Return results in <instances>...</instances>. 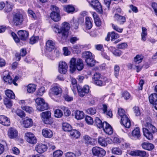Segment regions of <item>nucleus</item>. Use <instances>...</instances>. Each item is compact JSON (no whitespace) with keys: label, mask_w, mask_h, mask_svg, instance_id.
Listing matches in <instances>:
<instances>
[{"label":"nucleus","mask_w":157,"mask_h":157,"mask_svg":"<svg viewBox=\"0 0 157 157\" xmlns=\"http://www.w3.org/2000/svg\"><path fill=\"white\" fill-rule=\"evenodd\" d=\"M70 29L69 24L65 22L62 23L61 27H60L58 25H56L54 27L53 30L56 33L61 35V39H59V40L63 42L66 40L68 36Z\"/></svg>","instance_id":"f257e3e1"},{"label":"nucleus","mask_w":157,"mask_h":157,"mask_svg":"<svg viewBox=\"0 0 157 157\" xmlns=\"http://www.w3.org/2000/svg\"><path fill=\"white\" fill-rule=\"evenodd\" d=\"M144 125L146 128H143L144 136L149 140H152L153 138V134L157 132V129L155 127L149 123L146 122Z\"/></svg>","instance_id":"f03ea898"},{"label":"nucleus","mask_w":157,"mask_h":157,"mask_svg":"<svg viewBox=\"0 0 157 157\" xmlns=\"http://www.w3.org/2000/svg\"><path fill=\"white\" fill-rule=\"evenodd\" d=\"M82 57L85 59L86 62L88 66L93 67L95 63L92 53L89 51H85L82 54Z\"/></svg>","instance_id":"7ed1b4c3"},{"label":"nucleus","mask_w":157,"mask_h":157,"mask_svg":"<svg viewBox=\"0 0 157 157\" xmlns=\"http://www.w3.org/2000/svg\"><path fill=\"white\" fill-rule=\"evenodd\" d=\"M62 90L58 84H54L49 90V94L52 98L53 99V96L60 97L61 95Z\"/></svg>","instance_id":"20e7f679"},{"label":"nucleus","mask_w":157,"mask_h":157,"mask_svg":"<svg viewBox=\"0 0 157 157\" xmlns=\"http://www.w3.org/2000/svg\"><path fill=\"white\" fill-rule=\"evenodd\" d=\"M52 11L50 15L51 19L55 22H58L60 20L59 9L55 6H53Z\"/></svg>","instance_id":"39448f33"},{"label":"nucleus","mask_w":157,"mask_h":157,"mask_svg":"<svg viewBox=\"0 0 157 157\" xmlns=\"http://www.w3.org/2000/svg\"><path fill=\"white\" fill-rule=\"evenodd\" d=\"M13 18L14 24L17 26L21 24L24 21L23 16L19 12L14 13L13 14Z\"/></svg>","instance_id":"423d86ee"},{"label":"nucleus","mask_w":157,"mask_h":157,"mask_svg":"<svg viewBox=\"0 0 157 157\" xmlns=\"http://www.w3.org/2000/svg\"><path fill=\"white\" fill-rule=\"evenodd\" d=\"M92 151L93 155L98 157H102L106 154L105 151L102 148L96 146L92 149Z\"/></svg>","instance_id":"0eeeda50"},{"label":"nucleus","mask_w":157,"mask_h":157,"mask_svg":"<svg viewBox=\"0 0 157 157\" xmlns=\"http://www.w3.org/2000/svg\"><path fill=\"white\" fill-rule=\"evenodd\" d=\"M76 88L78 90L79 95L81 97H83L86 94L88 93L90 90L89 86L87 85L83 87L80 86H76Z\"/></svg>","instance_id":"6e6552de"},{"label":"nucleus","mask_w":157,"mask_h":157,"mask_svg":"<svg viewBox=\"0 0 157 157\" xmlns=\"http://www.w3.org/2000/svg\"><path fill=\"white\" fill-rule=\"evenodd\" d=\"M88 2L90 5L97 11L101 13L102 11V6L98 0H92Z\"/></svg>","instance_id":"1a4fd4ad"},{"label":"nucleus","mask_w":157,"mask_h":157,"mask_svg":"<svg viewBox=\"0 0 157 157\" xmlns=\"http://www.w3.org/2000/svg\"><path fill=\"white\" fill-rule=\"evenodd\" d=\"M26 141L29 143L35 144L36 143L37 140L34 135L30 132H28L25 134Z\"/></svg>","instance_id":"9d476101"},{"label":"nucleus","mask_w":157,"mask_h":157,"mask_svg":"<svg viewBox=\"0 0 157 157\" xmlns=\"http://www.w3.org/2000/svg\"><path fill=\"white\" fill-rule=\"evenodd\" d=\"M68 66L67 63L63 61L60 62L59 65L58 71L59 73L65 74L67 71Z\"/></svg>","instance_id":"9b49d317"},{"label":"nucleus","mask_w":157,"mask_h":157,"mask_svg":"<svg viewBox=\"0 0 157 157\" xmlns=\"http://www.w3.org/2000/svg\"><path fill=\"white\" fill-rule=\"evenodd\" d=\"M121 123L125 127L129 128L131 126V122L129 119L127 115H124V117L121 118Z\"/></svg>","instance_id":"f8f14e48"},{"label":"nucleus","mask_w":157,"mask_h":157,"mask_svg":"<svg viewBox=\"0 0 157 157\" xmlns=\"http://www.w3.org/2000/svg\"><path fill=\"white\" fill-rule=\"evenodd\" d=\"M36 151L38 153L41 154L46 151L47 149V146L42 144H37L35 147Z\"/></svg>","instance_id":"ddd939ff"},{"label":"nucleus","mask_w":157,"mask_h":157,"mask_svg":"<svg viewBox=\"0 0 157 157\" xmlns=\"http://www.w3.org/2000/svg\"><path fill=\"white\" fill-rule=\"evenodd\" d=\"M17 34L19 40L20 39L22 40H26L28 38L29 35L28 32L23 30L19 31L18 32Z\"/></svg>","instance_id":"4468645a"},{"label":"nucleus","mask_w":157,"mask_h":157,"mask_svg":"<svg viewBox=\"0 0 157 157\" xmlns=\"http://www.w3.org/2000/svg\"><path fill=\"white\" fill-rule=\"evenodd\" d=\"M8 135L10 138L14 139L17 136L18 132L15 128H10L8 131Z\"/></svg>","instance_id":"2eb2a0df"},{"label":"nucleus","mask_w":157,"mask_h":157,"mask_svg":"<svg viewBox=\"0 0 157 157\" xmlns=\"http://www.w3.org/2000/svg\"><path fill=\"white\" fill-rule=\"evenodd\" d=\"M0 123L2 125L8 126L10 124V119L6 116L4 115L0 116Z\"/></svg>","instance_id":"dca6fc26"},{"label":"nucleus","mask_w":157,"mask_h":157,"mask_svg":"<svg viewBox=\"0 0 157 157\" xmlns=\"http://www.w3.org/2000/svg\"><path fill=\"white\" fill-rule=\"evenodd\" d=\"M104 124L102 128L104 131L108 134H112L113 133V129L110 125L105 121L104 122Z\"/></svg>","instance_id":"f3484780"},{"label":"nucleus","mask_w":157,"mask_h":157,"mask_svg":"<svg viewBox=\"0 0 157 157\" xmlns=\"http://www.w3.org/2000/svg\"><path fill=\"white\" fill-rule=\"evenodd\" d=\"M110 37L111 38V40L113 41L115 39L119 38V36L118 34L114 32L109 33L107 34L106 37L105 38V40L107 41H109L110 40Z\"/></svg>","instance_id":"a211bd4d"},{"label":"nucleus","mask_w":157,"mask_h":157,"mask_svg":"<svg viewBox=\"0 0 157 157\" xmlns=\"http://www.w3.org/2000/svg\"><path fill=\"white\" fill-rule=\"evenodd\" d=\"M51 116V113L49 111L43 112L41 113V117L44 119V122L46 124L49 123L48 120Z\"/></svg>","instance_id":"6ab92c4d"},{"label":"nucleus","mask_w":157,"mask_h":157,"mask_svg":"<svg viewBox=\"0 0 157 157\" xmlns=\"http://www.w3.org/2000/svg\"><path fill=\"white\" fill-rule=\"evenodd\" d=\"M109 138H105L102 137H99L98 138V144L102 147H106L108 144V141Z\"/></svg>","instance_id":"aec40b11"},{"label":"nucleus","mask_w":157,"mask_h":157,"mask_svg":"<svg viewBox=\"0 0 157 157\" xmlns=\"http://www.w3.org/2000/svg\"><path fill=\"white\" fill-rule=\"evenodd\" d=\"M55 44L52 40H48L47 41L46 45V50L49 52H51L54 48Z\"/></svg>","instance_id":"412c9836"},{"label":"nucleus","mask_w":157,"mask_h":157,"mask_svg":"<svg viewBox=\"0 0 157 157\" xmlns=\"http://www.w3.org/2000/svg\"><path fill=\"white\" fill-rule=\"evenodd\" d=\"M42 134L43 136L45 138H50L53 136V133L52 131L47 128L43 129L42 131Z\"/></svg>","instance_id":"4be33fe9"},{"label":"nucleus","mask_w":157,"mask_h":157,"mask_svg":"<svg viewBox=\"0 0 157 157\" xmlns=\"http://www.w3.org/2000/svg\"><path fill=\"white\" fill-rule=\"evenodd\" d=\"M76 59L75 58H72L70 60V71L72 73L74 72L76 69Z\"/></svg>","instance_id":"5701e85b"},{"label":"nucleus","mask_w":157,"mask_h":157,"mask_svg":"<svg viewBox=\"0 0 157 157\" xmlns=\"http://www.w3.org/2000/svg\"><path fill=\"white\" fill-rule=\"evenodd\" d=\"M132 135L136 139H139L141 136L140 128L137 127L132 132Z\"/></svg>","instance_id":"b1692460"},{"label":"nucleus","mask_w":157,"mask_h":157,"mask_svg":"<svg viewBox=\"0 0 157 157\" xmlns=\"http://www.w3.org/2000/svg\"><path fill=\"white\" fill-rule=\"evenodd\" d=\"M114 17L119 24H122L125 22V18L124 17L121 16L117 13H115Z\"/></svg>","instance_id":"393cba45"},{"label":"nucleus","mask_w":157,"mask_h":157,"mask_svg":"<svg viewBox=\"0 0 157 157\" xmlns=\"http://www.w3.org/2000/svg\"><path fill=\"white\" fill-rule=\"evenodd\" d=\"M64 10L68 13H72L75 10V8L72 5H65L63 6Z\"/></svg>","instance_id":"a878e982"},{"label":"nucleus","mask_w":157,"mask_h":157,"mask_svg":"<svg viewBox=\"0 0 157 157\" xmlns=\"http://www.w3.org/2000/svg\"><path fill=\"white\" fill-rule=\"evenodd\" d=\"M142 148L145 150L151 151L154 148V145L150 143L147 142H144L141 144Z\"/></svg>","instance_id":"bb28decb"},{"label":"nucleus","mask_w":157,"mask_h":157,"mask_svg":"<svg viewBox=\"0 0 157 157\" xmlns=\"http://www.w3.org/2000/svg\"><path fill=\"white\" fill-rule=\"evenodd\" d=\"M23 124L25 128H28L31 127L33 124L32 120L31 119L26 117L24 120Z\"/></svg>","instance_id":"cd10ccee"},{"label":"nucleus","mask_w":157,"mask_h":157,"mask_svg":"<svg viewBox=\"0 0 157 157\" xmlns=\"http://www.w3.org/2000/svg\"><path fill=\"white\" fill-rule=\"evenodd\" d=\"M92 14L94 19V22L96 25L97 26H101V21L98 17L97 14L94 12H92Z\"/></svg>","instance_id":"c85d7f7f"},{"label":"nucleus","mask_w":157,"mask_h":157,"mask_svg":"<svg viewBox=\"0 0 157 157\" xmlns=\"http://www.w3.org/2000/svg\"><path fill=\"white\" fill-rule=\"evenodd\" d=\"M94 123L97 127L99 128H102L104 125V122L102 123L101 121L98 117L95 118Z\"/></svg>","instance_id":"c756f323"},{"label":"nucleus","mask_w":157,"mask_h":157,"mask_svg":"<svg viewBox=\"0 0 157 157\" xmlns=\"http://www.w3.org/2000/svg\"><path fill=\"white\" fill-rule=\"evenodd\" d=\"M6 5L4 9L5 11L6 12H9L12 10L13 7V4L8 1L6 2Z\"/></svg>","instance_id":"7c9ffc66"},{"label":"nucleus","mask_w":157,"mask_h":157,"mask_svg":"<svg viewBox=\"0 0 157 157\" xmlns=\"http://www.w3.org/2000/svg\"><path fill=\"white\" fill-rule=\"evenodd\" d=\"M63 129L65 132H70L72 129V127L71 125L67 123L64 122L62 124Z\"/></svg>","instance_id":"2f4dec72"},{"label":"nucleus","mask_w":157,"mask_h":157,"mask_svg":"<svg viewBox=\"0 0 157 157\" xmlns=\"http://www.w3.org/2000/svg\"><path fill=\"white\" fill-rule=\"evenodd\" d=\"M83 64L82 59H78L76 61V69L78 71L82 70L83 68Z\"/></svg>","instance_id":"473e14b6"},{"label":"nucleus","mask_w":157,"mask_h":157,"mask_svg":"<svg viewBox=\"0 0 157 157\" xmlns=\"http://www.w3.org/2000/svg\"><path fill=\"white\" fill-rule=\"evenodd\" d=\"M75 118L77 120H81L84 117V113L82 111L76 110L75 112Z\"/></svg>","instance_id":"72a5a7b5"},{"label":"nucleus","mask_w":157,"mask_h":157,"mask_svg":"<svg viewBox=\"0 0 157 157\" xmlns=\"http://www.w3.org/2000/svg\"><path fill=\"white\" fill-rule=\"evenodd\" d=\"M37 109L40 111H43L47 110L48 108V105L47 103H43L41 105H37Z\"/></svg>","instance_id":"f704fd0d"},{"label":"nucleus","mask_w":157,"mask_h":157,"mask_svg":"<svg viewBox=\"0 0 157 157\" xmlns=\"http://www.w3.org/2000/svg\"><path fill=\"white\" fill-rule=\"evenodd\" d=\"M91 18L89 17H86L85 19L86 27L88 29H90L92 27V23L91 21Z\"/></svg>","instance_id":"c9c22d12"},{"label":"nucleus","mask_w":157,"mask_h":157,"mask_svg":"<svg viewBox=\"0 0 157 157\" xmlns=\"http://www.w3.org/2000/svg\"><path fill=\"white\" fill-rule=\"evenodd\" d=\"M5 94L8 98L14 99L15 95L13 92L10 90H7L5 91Z\"/></svg>","instance_id":"e433bc0d"},{"label":"nucleus","mask_w":157,"mask_h":157,"mask_svg":"<svg viewBox=\"0 0 157 157\" xmlns=\"http://www.w3.org/2000/svg\"><path fill=\"white\" fill-rule=\"evenodd\" d=\"M149 101L150 103L153 104L157 100V94L154 93L151 94L149 97Z\"/></svg>","instance_id":"4c0bfd02"},{"label":"nucleus","mask_w":157,"mask_h":157,"mask_svg":"<svg viewBox=\"0 0 157 157\" xmlns=\"http://www.w3.org/2000/svg\"><path fill=\"white\" fill-rule=\"evenodd\" d=\"M142 32L141 33V40L144 41L146 40V36L147 35V29L144 27H142Z\"/></svg>","instance_id":"58836bf2"},{"label":"nucleus","mask_w":157,"mask_h":157,"mask_svg":"<svg viewBox=\"0 0 157 157\" xmlns=\"http://www.w3.org/2000/svg\"><path fill=\"white\" fill-rule=\"evenodd\" d=\"M70 134L71 136L76 138H78L80 135V132L76 130H72L70 131Z\"/></svg>","instance_id":"ea45409f"},{"label":"nucleus","mask_w":157,"mask_h":157,"mask_svg":"<svg viewBox=\"0 0 157 157\" xmlns=\"http://www.w3.org/2000/svg\"><path fill=\"white\" fill-rule=\"evenodd\" d=\"M4 104L8 108H10L12 105V103L10 98H5L4 100Z\"/></svg>","instance_id":"a19ab883"},{"label":"nucleus","mask_w":157,"mask_h":157,"mask_svg":"<svg viewBox=\"0 0 157 157\" xmlns=\"http://www.w3.org/2000/svg\"><path fill=\"white\" fill-rule=\"evenodd\" d=\"M36 86L33 84H30L27 87V91L29 93L33 92L36 89Z\"/></svg>","instance_id":"79ce46f5"},{"label":"nucleus","mask_w":157,"mask_h":157,"mask_svg":"<svg viewBox=\"0 0 157 157\" xmlns=\"http://www.w3.org/2000/svg\"><path fill=\"white\" fill-rule=\"evenodd\" d=\"M54 113L55 117L58 118L61 117L63 115V112L59 109H56L54 112Z\"/></svg>","instance_id":"37998d69"},{"label":"nucleus","mask_w":157,"mask_h":157,"mask_svg":"<svg viewBox=\"0 0 157 157\" xmlns=\"http://www.w3.org/2000/svg\"><path fill=\"white\" fill-rule=\"evenodd\" d=\"M102 80V78H101H101H98L97 79H95V80H94L93 81L94 82V84H95L96 85L100 86H102V85H104L105 83L104 82H103Z\"/></svg>","instance_id":"c03bdc74"},{"label":"nucleus","mask_w":157,"mask_h":157,"mask_svg":"<svg viewBox=\"0 0 157 157\" xmlns=\"http://www.w3.org/2000/svg\"><path fill=\"white\" fill-rule=\"evenodd\" d=\"M112 152L114 154L121 155L122 154V151L119 148L114 147L112 149Z\"/></svg>","instance_id":"a18cd8bd"},{"label":"nucleus","mask_w":157,"mask_h":157,"mask_svg":"<svg viewBox=\"0 0 157 157\" xmlns=\"http://www.w3.org/2000/svg\"><path fill=\"white\" fill-rule=\"evenodd\" d=\"M143 58L141 55H137L134 58V61L136 63H139L142 62Z\"/></svg>","instance_id":"49530a36"},{"label":"nucleus","mask_w":157,"mask_h":157,"mask_svg":"<svg viewBox=\"0 0 157 157\" xmlns=\"http://www.w3.org/2000/svg\"><path fill=\"white\" fill-rule=\"evenodd\" d=\"M63 154V152L60 150H57L53 153V157H61Z\"/></svg>","instance_id":"de8ad7c7"},{"label":"nucleus","mask_w":157,"mask_h":157,"mask_svg":"<svg viewBox=\"0 0 157 157\" xmlns=\"http://www.w3.org/2000/svg\"><path fill=\"white\" fill-rule=\"evenodd\" d=\"M85 120L88 124L92 125L94 123L93 118L90 116H86L85 117Z\"/></svg>","instance_id":"09e8293b"},{"label":"nucleus","mask_w":157,"mask_h":157,"mask_svg":"<svg viewBox=\"0 0 157 157\" xmlns=\"http://www.w3.org/2000/svg\"><path fill=\"white\" fill-rule=\"evenodd\" d=\"M83 138L86 144H92L91 141L92 139L90 137L88 136L85 135L83 136Z\"/></svg>","instance_id":"8fccbe9b"},{"label":"nucleus","mask_w":157,"mask_h":157,"mask_svg":"<svg viewBox=\"0 0 157 157\" xmlns=\"http://www.w3.org/2000/svg\"><path fill=\"white\" fill-rule=\"evenodd\" d=\"M3 79L5 82H8L10 84L12 83L13 79L9 74H8L6 76H4L3 77Z\"/></svg>","instance_id":"3c124183"},{"label":"nucleus","mask_w":157,"mask_h":157,"mask_svg":"<svg viewBox=\"0 0 157 157\" xmlns=\"http://www.w3.org/2000/svg\"><path fill=\"white\" fill-rule=\"evenodd\" d=\"M23 110H25L27 112L31 113L33 112V109L32 108L29 106H21Z\"/></svg>","instance_id":"603ef678"},{"label":"nucleus","mask_w":157,"mask_h":157,"mask_svg":"<svg viewBox=\"0 0 157 157\" xmlns=\"http://www.w3.org/2000/svg\"><path fill=\"white\" fill-rule=\"evenodd\" d=\"M120 71V67L117 65H116L114 67V74L115 76L117 78L119 75Z\"/></svg>","instance_id":"864d4df0"},{"label":"nucleus","mask_w":157,"mask_h":157,"mask_svg":"<svg viewBox=\"0 0 157 157\" xmlns=\"http://www.w3.org/2000/svg\"><path fill=\"white\" fill-rule=\"evenodd\" d=\"M45 92V88L44 87H41L40 88L37 92V95L41 96L43 95Z\"/></svg>","instance_id":"5fc2aeb1"},{"label":"nucleus","mask_w":157,"mask_h":157,"mask_svg":"<svg viewBox=\"0 0 157 157\" xmlns=\"http://www.w3.org/2000/svg\"><path fill=\"white\" fill-rule=\"evenodd\" d=\"M39 37L36 36H32L30 39V43L31 44H33L37 42L38 40Z\"/></svg>","instance_id":"6e6d98bb"},{"label":"nucleus","mask_w":157,"mask_h":157,"mask_svg":"<svg viewBox=\"0 0 157 157\" xmlns=\"http://www.w3.org/2000/svg\"><path fill=\"white\" fill-rule=\"evenodd\" d=\"M133 109L136 116H139L140 115V111L138 107L134 106Z\"/></svg>","instance_id":"4d7b16f0"},{"label":"nucleus","mask_w":157,"mask_h":157,"mask_svg":"<svg viewBox=\"0 0 157 157\" xmlns=\"http://www.w3.org/2000/svg\"><path fill=\"white\" fill-rule=\"evenodd\" d=\"M87 113L91 115H94L96 112V109L94 108H90L86 110Z\"/></svg>","instance_id":"13d9d810"},{"label":"nucleus","mask_w":157,"mask_h":157,"mask_svg":"<svg viewBox=\"0 0 157 157\" xmlns=\"http://www.w3.org/2000/svg\"><path fill=\"white\" fill-rule=\"evenodd\" d=\"M36 102L37 104V105L46 103L43 98H37L36 99Z\"/></svg>","instance_id":"bf43d9fd"},{"label":"nucleus","mask_w":157,"mask_h":157,"mask_svg":"<svg viewBox=\"0 0 157 157\" xmlns=\"http://www.w3.org/2000/svg\"><path fill=\"white\" fill-rule=\"evenodd\" d=\"M122 96L124 97L125 99L127 100L130 98V95L128 92L125 91L122 93Z\"/></svg>","instance_id":"052dcab7"},{"label":"nucleus","mask_w":157,"mask_h":157,"mask_svg":"<svg viewBox=\"0 0 157 157\" xmlns=\"http://www.w3.org/2000/svg\"><path fill=\"white\" fill-rule=\"evenodd\" d=\"M101 75L98 72H96L93 76L92 77L93 81L98 78H101Z\"/></svg>","instance_id":"680f3d73"},{"label":"nucleus","mask_w":157,"mask_h":157,"mask_svg":"<svg viewBox=\"0 0 157 157\" xmlns=\"http://www.w3.org/2000/svg\"><path fill=\"white\" fill-rule=\"evenodd\" d=\"M125 112L124 110L122 108H119L118 110V113L119 115L121 117H124V115H126L125 114Z\"/></svg>","instance_id":"e2e57ef3"},{"label":"nucleus","mask_w":157,"mask_h":157,"mask_svg":"<svg viewBox=\"0 0 157 157\" xmlns=\"http://www.w3.org/2000/svg\"><path fill=\"white\" fill-rule=\"evenodd\" d=\"M65 157H76L75 155L73 152H68L64 154Z\"/></svg>","instance_id":"0e129e2a"},{"label":"nucleus","mask_w":157,"mask_h":157,"mask_svg":"<svg viewBox=\"0 0 157 157\" xmlns=\"http://www.w3.org/2000/svg\"><path fill=\"white\" fill-rule=\"evenodd\" d=\"M11 35L13 37L14 41L17 43H18L19 42V39L18 37L16 34L14 32H12Z\"/></svg>","instance_id":"69168bd1"},{"label":"nucleus","mask_w":157,"mask_h":157,"mask_svg":"<svg viewBox=\"0 0 157 157\" xmlns=\"http://www.w3.org/2000/svg\"><path fill=\"white\" fill-rule=\"evenodd\" d=\"M28 13L29 15L30 16L35 19L36 18V16L35 13L31 10H29L28 11Z\"/></svg>","instance_id":"338daca9"},{"label":"nucleus","mask_w":157,"mask_h":157,"mask_svg":"<svg viewBox=\"0 0 157 157\" xmlns=\"http://www.w3.org/2000/svg\"><path fill=\"white\" fill-rule=\"evenodd\" d=\"M151 6L154 9L155 13L157 16V4L155 2H153Z\"/></svg>","instance_id":"774afa93"}]
</instances>
